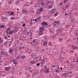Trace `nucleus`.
<instances>
[{
	"instance_id": "27",
	"label": "nucleus",
	"mask_w": 78,
	"mask_h": 78,
	"mask_svg": "<svg viewBox=\"0 0 78 78\" xmlns=\"http://www.w3.org/2000/svg\"><path fill=\"white\" fill-rule=\"evenodd\" d=\"M59 32H62V30L61 29H59Z\"/></svg>"
},
{
	"instance_id": "37",
	"label": "nucleus",
	"mask_w": 78,
	"mask_h": 78,
	"mask_svg": "<svg viewBox=\"0 0 78 78\" xmlns=\"http://www.w3.org/2000/svg\"><path fill=\"white\" fill-rule=\"evenodd\" d=\"M37 66H40V63L37 64Z\"/></svg>"
},
{
	"instance_id": "34",
	"label": "nucleus",
	"mask_w": 78,
	"mask_h": 78,
	"mask_svg": "<svg viewBox=\"0 0 78 78\" xmlns=\"http://www.w3.org/2000/svg\"><path fill=\"white\" fill-rule=\"evenodd\" d=\"M5 55L6 56H7V57H9V55H8V54H5Z\"/></svg>"
},
{
	"instance_id": "35",
	"label": "nucleus",
	"mask_w": 78,
	"mask_h": 78,
	"mask_svg": "<svg viewBox=\"0 0 78 78\" xmlns=\"http://www.w3.org/2000/svg\"><path fill=\"white\" fill-rule=\"evenodd\" d=\"M2 62H3V61H2V60H0V64H1V65H2L1 63H2Z\"/></svg>"
},
{
	"instance_id": "48",
	"label": "nucleus",
	"mask_w": 78,
	"mask_h": 78,
	"mask_svg": "<svg viewBox=\"0 0 78 78\" xmlns=\"http://www.w3.org/2000/svg\"><path fill=\"white\" fill-rule=\"evenodd\" d=\"M69 27V26L68 25H67V26H66V28H68V27Z\"/></svg>"
},
{
	"instance_id": "31",
	"label": "nucleus",
	"mask_w": 78,
	"mask_h": 78,
	"mask_svg": "<svg viewBox=\"0 0 78 78\" xmlns=\"http://www.w3.org/2000/svg\"><path fill=\"white\" fill-rule=\"evenodd\" d=\"M38 14H39V15H40V14H41V12L39 10H38Z\"/></svg>"
},
{
	"instance_id": "13",
	"label": "nucleus",
	"mask_w": 78,
	"mask_h": 78,
	"mask_svg": "<svg viewBox=\"0 0 78 78\" xmlns=\"http://www.w3.org/2000/svg\"><path fill=\"white\" fill-rule=\"evenodd\" d=\"M13 40L12 39H11V41H10V42H9V44H8V45H9V46L10 47L11 46V44L12 43V41Z\"/></svg>"
},
{
	"instance_id": "54",
	"label": "nucleus",
	"mask_w": 78,
	"mask_h": 78,
	"mask_svg": "<svg viewBox=\"0 0 78 78\" xmlns=\"http://www.w3.org/2000/svg\"><path fill=\"white\" fill-rule=\"evenodd\" d=\"M67 15H68V14L67 13H66V14H65V16H67Z\"/></svg>"
},
{
	"instance_id": "61",
	"label": "nucleus",
	"mask_w": 78,
	"mask_h": 78,
	"mask_svg": "<svg viewBox=\"0 0 78 78\" xmlns=\"http://www.w3.org/2000/svg\"><path fill=\"white\" fill-rule=\"evenodd\" d=\"M77 61H78V58H77Z\"/></svg>"
},
{
	"instance_id": "58",
	"label": "nucleus",
	"mask_w": 78,
	"mask_h": 78,
	"mask_svg": "<svg viewBox=\"0 0 78 78\" xmlns=\"http://www.w3.org/2000/svg\"><path fill=\"white\" fill-rule=\"evenodd\" d=\"M30 72H32V70H30Z\"/></svg>"
},
{
	"instance_id": "64",
	"label": "nucleus",
	"mask_w": 78,
	"mask_h": 78,
	"mask_svg": "<svg viewBox=\"0 0 78 78\" xmlns=\"http://www.w3.org/2000/svg\"><path fill=\"white\" fill-rule=\"evenodd\" d=\"M76 62H78V60H76Z\"/></svg>"
},
{
	"instance_id": "49",
	"label": "nucleus",
	"mask_w": 78,
	"mask_h": 78,
	"mask_svg": "<svg viewBox=\"0 0 78 78\" xmlns=\"http://www.w3.org/2000/svg\"><path fill=\"white\" fill-rule=\"evenodd\" d=\"M25 47H21V48H22V49H23Z\"/></svg>"
},
{
	"instance_id": "41",
	"label": "nucleus",
	"mask_w": 78,
	"mask_h": 78,
	"mask_svg": "<svg viewBox=\"0 0 78 78\" xmlns=\"http://www.w3.org/2000/svg\"><path fill=\"white\" fill-rule=\"evenodd\" d=\"M25 25H26V24H23V27H25Z\"/></svg>"
},
{
	"instance_id": "60",
	"label": "nucleus",
	"mask_w": 78,
	"mask_h": 78,
	"mask_svg": "<svg viewBox=\"0 0 78 78\" xmlns=\"http://www.w3.org/2000/svg\"><path fill=\"white\" fill-rule=\"evenodd\" d=\"M35 38H37V36L35 37Z\"/></svg>"
},
{
	"instance_id": "21",
	"label": "nucleus",
	"mask_w": 78,
	"mask_h": 78,
	"mask_svg": "<svg viewBox=\"0 0 78 78\" xmlns=\"http://www.w3.org/2000/svg\"><path fill=\"white\" fill-rule=\"evenodd\" d=\"M0 27L1 28H5V26L3 25H2L0 26Z\"/></svg>"
},
{
	"instance_id": "9",
	"label": "nucleus",
	"mask_w": 78,
	"mask_h": 78,
	"mask_svg": "<svg viewBox=\"0 0 78 78\" xmlns=\"http://www.w3.org/2000/svg\"><path fill=\"white\" fill-rule=\"evenodd\" d=\"M42 26H43V25H47V23L46 22H44L43 21L42 23H41Z\"/></svg>"
},
{
	"instance_id": "1",
	"label": "nucleus",
	"mask_w": 78,
	"mask_h": 78,
	"mask_svg": "<svg viewBox=\"0 0 78 78\" xmlns=\"http://www.w3.org/2000/svg\"><path fill=\"white\" fill-rule=\"evenodd\" d=\"M43 40H42V42H44L43 43L44 45L45 46H46L47 45V41H46V39L47 38L45 37V36H43Z\"/></svg>"
},
{
	"instance_id": "8",
	"label": "nucleus",
	"mask_w": 78,
	"mask_h": 78,
	"mask_svg": "<svg viewBox=\"0 0 78 78\" xmlns=\"http://www.w3.org/2000/svg\"><path fill=\"white\" fill-rule=\"evenodd\" d=\"M55 12V9H52L51 11L50 12L51 14H53Z\"/></svg>"
},
{
	"instance_id": "52",
	"label": "nucleus",
	"mask_w": 78,
	"mask_h": 78,
	"mask_svg": "<svg viewBox=\"0 0 78 78\" xmlns=\"http://www.w3.org/2000/svg\"><path fill=\"white\" fill-rule=\"evenodd\" d=\"M9 29H8L7 30V31H9Z\"/></svg>"
},
{
	"instance_id": "16",
	"label": "nucleus",
	"mask_w": 78,
	"mask_h": 78,
	"mask_svg": "<svg viewBox=\"0 0 78 78\" xmlns=\"http://www.w3.org/2000/svg\"><path fill=\"white\" fill-rule=\"evenodd\" d=\"M16 5H20V1H18L16 2Z\"/></svg>"
},
{
	"instance_id": "3",
	"label": "nucleus",
	"mask_w": 78,
	"mask_h": 78,
	"mask_svg": "<svg viewBox=\"0 0 78 78\" xmlns=\"http://www.w3.org/2000/svg\"><path fill=\"white\" fill-rule=\"evenodd\" d=\"M22 12L21 13V14L22 15H23V14H27V13L28 12V11L27 10L24 9H22Z\"/></svg>"
},
{
	"instance_id": "45",
	"label": "nucleus",
	"mask_w": 78,
	"mask_h": 78,
	"mask_svg": "<svg viewBox=\"0 0 78 78\" xmlns=\"http://www.w3.org/2000/svg\"><path fill=\"white\" fill-rule=\"evenodd\" d=\"M8 31H6V33L7 34H8Z\"/></svg>"
},
{
	"instance_id": "36",
	"label": "nucleus",
	"mask_w": 78,
	"mask_h": 78,
	"mask_svg": "<svg viewBox=\"0 0 78 78\" xmlns=\"http://www.w3.org/2000/svg\"><path fill=\"white\" fill-rule=\"evenodd\" d=\"M52 43H51V42H50V43H49V44H48V45L49 46H50V45H51V44Z\"/></svg>"
},
{
	"instance_id": "19",
	"label": "nucleus",
	"mask_w": 78,
	"mask_h": 78,
	"mask_svg": "<svg viewBox=\"0 0 78 78\" xmlns=\"http://www.w3.org/2000/svg\"><path fill=\"white\" fill-rule=\"evenodd\" d=\"M59 68H58V69H57L56 71H55V72L56 73H59Z\"/></svg>"
},
{
	"instance_id": "38",
	"label": "nucleus",
	"mask_w": 78,
	"mask_h": 78,
	"mask_svg": "<svg viewBox=\"0 0 78 78\" xmlns=\"http://www.w3.org/2000/svg\"><path fill=\"white\" fill-rule=\"evenodd\" d=\"M48 8H52V7L51 5H49L48 6Z\"/></svg>"
},
{
	"instance_id": "23",
	"label": "nucleus",
	"mask_w": 78,
	"mask_h": 78,
	"mask_svg": "<svg viewBox=\"0 0 78 78\" xmlns=\"http://www.w3.org/2000/svg\"><path fill=\"white\" fill-rule=\"evenodd\" d=\"M34 61H32L30 62V64L31 65H32V64H34Z\"/></svg>"
},
{
	"instance_id": "47",
	"label": "nucleus",
	"mask_w": 78,
	"mask_h": 78,
	"mask_svg": "<svg viewBox=\"0 0 78 78\" xmlns=\"http://www.w3.org/2000/svg\"><path fill=\"white\" fill-rule=\"evenodd\" d=\"M19 49H20V50H22V47H20Z\"/></svg>"
},
{
	"instance_id": "63",
	"label": "nucleus",
	"mask_w": 78,
	"mask_h": 78,
	"mask_svg": "<svg viewBox=\"0 0 78 78\" xmlns=\"http://www.w3.org/2000/svg\"><path fill=\"white\" fill-rule=\"evenodd\" d=\"M70 73L71 74V73H72L71 72H70Z\"/></svg>"
},
{
	"instance_id": "7",
	"label": "nucleus",
	"mask_w": 78,
	"mask_h": 78,
	"mask_svg": "<svg viewBox=\"0 0 78 78\" xmlns=\"http://www.w3.org/2000/svg\"><path fill=\"white\" fill-rule=\"evenodd\" d=\"M11 69V67L9 66L8 67H6L5 68V70H6L7 71H9V70Z\"/></svg>"
},
{
	"instance_id": "29",
	"label": "nucleus",
	"mask_w": 78,
	"mask_h": 78,
	"mask_svg": "<svg viewBox=\"0 0 78 78\" xmlns=\"http://www.w3.org/2000/svg\"><path fill=\"white\" fill-rule=\"evenodd\" d=\"M58 16V13H55V15H54V16L55 17H56V16Z\"/></svg>"
},
{
	"instance_id": "15",
	"label": "nucleus",
	"mask_w": 78,
	"mask_h": 78,
	"mask_svg": "<svg viewBox=\"0 0 78 78\" xmlns=\"http://www.w3.org/2000/svg\"><path fill=\"white\" fill-rule=\"evenodd\" d=\"M3 42V40L2 39L1 37H0V44H1Z\"/></svg>"
},
{
	"instance_id": "43",
	"label": "nucleus",
	"mask_w": 78,
	"mask_h": 78,
	"mask_svg": "<svg viewBox=\"0 0 78 78\" xmlns=\"http://www.w3.org/2000/svg\"><path fill=\"white\" fill-rule=\"evenodd\" d=\"M44 62L43 61V62H41V64H44Z\"/></svg>"
},
{
	"instance_id": "40",
	"label": "nucleus",
	"mask_w": 78,
	"mask_h": 78,
	"mask_svg": "<svg viewBox=\"0 0 78 78\" xmlns=\"http://www.w3.org/2000/svg\"><path fill=\"white\" fill-rule=\"evenodd\" d=\"M16 58L18 59H19V58H20V57H19V56H18Z\"/></svg>"
},
{
	"instance_id": "46",
	"label": "nucleus",
	"mask_w": 78,
	"mask_h": 78,
	"mask_svg": "<svg viewBox=\"0 0 78 78\" xmlns=\"http://www.w3.org/2000/svg\"><path fill=\"white\" fill-rule=\"evenodd\" d=\"M42 61H43L44 62V61H45V59H44V58H43V59H42Z\"/></svg>"
},
{
	"instance_id": "50",
	"label": "nucleus",
	"mask_w": 78,
	"mask_h": 78,
	"mask_svg": "<svg viewBox=\"0 0 78 78\" xmlns=\"http://www.w3.org/2000/svg\"><path fill=\"white\" fill-rule=\"evenodd\" d=\"M59 41H61V38L59 39Z\"/></svg>"
},
{
	"instance_id": "26",
	"label": "nucleus",
	"mask_w": 78,
	"mask_h": 78,
	"mask_svg": "<svg viewBox=\"0 0 78 78\" xmlns=\"http://www.w3.org/2000/svg\"><path fill=\"white\" fill-rule=\"evenodd\" d=\"M13 62L15 64H17V62L16 61H13Z\"/></svg>"
},
{
	"instance_id": "18",
	"label": "nucleus",
	"mask_w": 78,
	"mask_h": 78,
	"mask_svg": "<svg viewBox=\"0 0 78 78\" xmlns=\"http://www.w3.org/2000/svg\"><path fill=\"white\" fill-rule=\"evenodd\" d=\"M10 14L11 16H13V15L14 14V12H10Z\"/></svg>"
},
{
	"instance_id": "62",
	"label": "nucleus",
	"mask_w": 78,
	"mask_h": 78,
	"mask_svg": "<svg viewBox=\"0 0 78 78\" xmlns=\"http://www.w3.org/2000/svg\"><path fill=\"white\" fill-rule=\"evenodd\" d=\"M36 62H34V64H36Z\"/></svg>"
},
{
	"instance_id": "22",
	"label": "nucleus",
	"mask_w": 78,
	"mask_h": 78,
	"mask_svg": "<svg viewBox=\"0 0 78 78\" xmlns=\"http://www.w3.org/2000/svg\"><path fill=\"white\" fill-rule=\"evenodd\" d=\"M39 11L41 12H42V11H43V9L42 8H40Z\"/></svg>"
},
{
	"instance_id": "25",
	"label": "nucleus",
	"mask_w": 78,
	"mask_h": 78,
	"mask_svg": "<svg viewBox=\"0 0 78 78\" xmlns=\"http://www.w3.org/2000/svg\"><path fill=\"white\" fill-rule=\"evenodd\" d=\"M21 58H22V59H24L25 58V55H22L21 56Z\"/></svg>"
},
{
	"instance_id": "12",
	"label": "nucleus",
	"mask_w": 78,
	"mask_h": 78,
	"mask_svg": "<svg viewBox=\"0 0 78 78\" xmlns=\"http://www.w3.org/2000/svg\"><path fill=\"white\" fill-rule=\"evenodd\" d=\"M38 34L39 36H41L43 34V32L41 31H39L38 33Z\"/></svg>"
},
{
	"instance_id": "11",
	"label": "nucleus",
	"mask_w": 78,
	"mask_h": 78,
	"mask_svg": "<svg viewBox=\"0 0 78 78\" xmlns=\"http://www.w3.org/2000/svg\"><path fill=\"white\" fill-rule=\"evenodd\" d=\"M8 52H9L11 54H12V53L13 52V49L11 48L9 49Z\"/></svg>"
},
{
	"instance_id": "6",
	"label": "nucleus",
	"mask_w": 78,
	"mask_h": 78,
	"mask_svg": "<svg viewBox=\"0 0 78 78\" xmlns=\"http://www.w3.org/2000/svg\"><path fill=\"white\" fill-rule=\"evenodd\" d=\"M71 47H73L72 49H73V50H75L76 49H78V47L76 46H75V45L72 46Z\"/></svg>"
},
{
	"instance_id": "28",
	"label": "nucleus",
	"mask_w": 78,
	"mask_h": 78,
	"mask_svg": "<svg viewBox=\"0 0 78 78\" xmlns=\"http://www.w3.org/2000/svg\"><path fill=\"white\" fill-rule=\"evenodd\" d=\"M32 69V68H31V67H29L28 68H27V70H30V69Z\"/></svg>"
},
{
	"instance_id": "2",
	"label": "nucleus",
	"mask_w": 78,
	"mask_h": 78,
	"mask_svg": "<svg viewBox=\"0 0 78 78\" xmlns=\"http://www.w3.org/2000/svg\"><path fill=\"white\" fill-rule=\"evenodd\" d=\"M43 69H44V72H45L46 73H49V68L47 67V66L46 65L43 66Z\"/></svg>"
},
{
	"instance_id": "4",
	"label": "nucleus",
	"mask_w": 78,
	"mask_h": 78,
	"mask_svg": "<svg viewBox=\"0 0 78 78\" xmlns=\"http://www.w3.org/2000/svg\"><path fill=\"white\" fill-rule=\"evenodd\" d=\"M54 25L55 27H58L59 25V22L58 21H55L54 22Z\"/></svg>"
},
{
	"instance_id": "32",
	"label": "nucleus",
	"mask_w": 78,
	"mask_h": 78,
	"mask_svg": "<svg viewBox=\"0 0 78 78\" xmlns=\"http://www.w3.org/2000/svg\"><path fill=\"white\" fill-rule=\"evenodd\" d=\"M10 19H12V20H15V18L11 17Z\"/></svg>"
},
{
	"instance_id": "5",
	"label": "nucleus",
	"mask_w": 78,
	"mask_h": 78,
	"mask_svg": "<svg viewBox=\"0 0 78 78\" xmlns=\"http://www.w3.org/2000/svg\"><path fill=\"white\" fill-rule=\"evenodd\" d=\"M44 28L43 27H40L39 29V30L40 31H42V32H43L44 31Z\"/></svg>"
},
{
	"instance_id": "57",
	"label": "nucleus",
	"mask_w": 78,
	"mask_h": 78,
	"mask_svg": "<svg viewBox=\"0 0 78 78\" xmlns=\"http://www.w3.org/2000/svg\"><path fill=\"white\" fill-rule=\"evenodd\" d=\"M53 67H56V66H53Z\"/></svg>"
},
{
	"instance_id": "39",
	"label": "nucleus",
	"mask_w": 78,
	"mask_h": 78,
	"mask_svg": "<svg viewBox=\"0 0 78 78\" xmlns=\"http://www.w3.org/2000/svg\"><path fill=\"white\" fill-rule=\"evenodd\" d=\"M4 37H5V39H8V38H7V36H5Z\"/></svg>"
},
{
	"instance_id": "42",
	"label": "nucleus",
	"mask_w": 78,
	"mask_h": 78,
	"mask_svg": "<svg viewBox=\"0 0 78 78\" xmlns=\"http://www.w3.org/2000/svg\"><path fill=\"white\" fill-rule=\"evenodd\" d=\"M42 5V8H44V5Z\"/></svg>"
},
{
	"instance_id": "14",
	"label": "nucleus",
	"mask_w": 78,
	"mask_h": 78,
	"mask_svg": "<svg viewBox=\"0 0 78 78\" xmlns=\"http://www.w3.org/2000/svg\"><path fill=\"white\" fill-rule=\"evenodd\" d=\"M40 20V19L39 18H37L35 20H34V21H35L36 22V20H37V21H39Z\"/></svg>"
},
{
	"instance_id": "44",
	"label": "nucleus",
	"mask_w": 78,
	"mask_h": 78,
	"mask_svg": "<svg viewBox=\"0 0 78 78\" xmlns=\"http://www.w3.org/2000/svg\"><path fill=\"white\" fill-rule=\"evenodd\" d=\"M38 18H39L40 19H41V16H38Z\"/></svg>"
},
{
	"instance_id": "56",
	"label": "nucleus",
	"mask_w": 78,
	"mask_h": 78,
	"mask_svg": "<svg viewBox=\"0 0 78 78\" xmlns=\"http://www.w3.org/2000/svg\"><path fill=\"white\" fill-rule=\"evenodd\" d=\"M60 69H61V70H62V67H60Z\"/></svg>"
},
{
	"instance_id": "17",
	"label": "nucleus",
	"mask_w": 78,
	"mask_h": 78,
	"mask_svg": "<svg viewBox=\"0 0 78 78\" xmlns=\"http://www.w3.org/2000/svg\"><path fill=\"white\" fill-rule=\"evenodd\" d=\"M16 32V30L15 31V30H13V31H11L9 32V34H12V33H13V32Z\"/></svg>"
},
{
	"instance_id": "55",
	"label": "nucleus",
	"mask_w": 78,
	"mask_h": 78,
	"mask_svg": "<svg viewBox=\"0 0 78 78\" xmlns=\"http://www.w3.org/2000/svg\"><path fill=\"white\" fill-rule=\"evenodd\" d=\"M26 6H29V5L27 4L26 5Z\"/></svg>"
},
{
	"instance_id": "10",
	"label": "nucleus",
	"mask_w": 78,
	"mask_h": 78,
	"mask_svg": "<svg viewBox=\"0 0 78 78\" xmlns=\"http://www.w3.org/2000/svg\"><path fill=\"white\" fill-rule=\"evenodd\" d=\"M5 54V52L3 51H1L0 53V55H4Z\"/></svg>"
},
{
	"instance_id": "51",
	"label": "nucleus",
	"mask_w": 78,
	"mask_h": 78,
	"mask_svg": "<svg viewBox=\"0 0 78 78\" xmlns=\"http://www.w3.org/2000/svg\"><path fill=\"white\" fill-rule=\"evenodd\" d=\"M36 13L37 14H39L38 11V12H36Z\"/></svg>"
},
{
	"instance_id": "20",
	"label": "nucleus",
	"mask_w": 78,
	"mask_h": 78,
	"mask_svg": "<svg viewBox=\"0 0 78 78\" xmlns=\"http://www.w3.org/2000/svg\"><path fill=\"white\" fill-rule=\"evenodd\" d=\"M33 42L35 43V42H38V39L37 40H34L33 41Z\"/></svg>"
},
{
	"instance_id": "33",
	"label": "nucleus",
	"mask_w": 78,
	"mask_h": 78,
	"mask_svg": "<svg viewBox=\"0 0 78 78\" xmlns=\"http://www.w3.org/2000/svg\"><path fill=\"white\" fill-rule=\"evenodd\" d=\"M67 2V0H64V3H66Z\"/></svg>"
},
{
	"instance_id": "24",
	"label": "nucleus",
	"mask_w": 78,
	"mask_h": 78,
	"mask_svg": "<svg viewBox=\"0 0 78 78\" xmlns=\"http://www.w3.org/2000/svg\"><path fill=\"white\" fill-rule=\"evenodd\" d=\"M69 6H70L69 5H66V8H69Z\"/></svg>"
},
{
	"instance_id": "53",
	"label": "nucleus",
	"mask_w": 78,
	"mask_h": 78,
	"mask_svg": "<svg viewBox=\"0 0 78 78\" xmlns=\"http://www.w3.org/2000/svg\"><path fill=\"white\" fill-rule=\"evenodd\" d=\"M30 74H28L27 76L28 77H30Z\"/></svg>"
},
{
	"instance_id": "59",
	"label": "nucleus",
	"mask_w": 78,
	"mask_h": 78,
	"mask_svg": "<svg viewBox=\"0 0 78 78\" xmlns=\"http://www.w3.org/2000/svg\"><path fill=\"white\" fill-rule=\"evenodd\" d=\"M60 5H62V3H60Z\"/></svg>"
},
{
	"instance_id": "30",
	"label": "nucleus",
	"mask_w": 78,
	"mask_h": 78,
	"mask_svg": "<svg viewBox=\"0 0 78 78\" xmlns=\"http://www.w3.org/2000/svg\"><path fill=\"white\" fill-rule=\"evenodd\" d=\"M51 0H48V3H50L51 2Z\"/></svg>"
}]
</instances>
